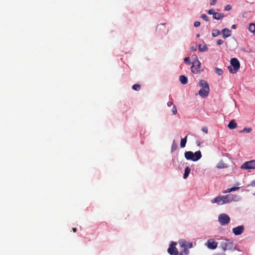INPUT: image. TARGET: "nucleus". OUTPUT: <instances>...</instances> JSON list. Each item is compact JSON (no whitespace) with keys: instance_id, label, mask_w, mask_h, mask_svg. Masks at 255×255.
Instances as JSON below:
<instances>
[{"instance_id":"nucleus-7","label":"nucleus","mask_w":255,"mask_h":255,"mask_svg":"<svg viewBox=\"0 0 255 255\" xmlns=\"http://www.w3.org/2000/svg\"><path fill=\"white\" fill-rule=\"evenodd\" d=\"M241 169H255V160H252L244 162L241 166Z\"/></svg>"},{"instance_id":"nucleus-4","label":"nucleus","mask_w":255,"mask_h":255,"mask_svg":"<svg viewBox=\"0 0 255 255\" xmlns=\"http://www.w3.org/2000/svg\"><path fill=\"white\" fill-rule=\"evenodd\" d=\"M230 63L231 66H228L229 71L231 73H236L240 69V64L239 60L236 58H233L231 59Z\"/></svg>"},{"instance_id":"nucleus-38","label":"nucleus","mask_w":255,"mask_h":255,"mask_svg":"<svg viewBox=\"0 0 255 255\" xmlns=\"http://www.w3.org/2000/svg\"><path fill=\"white\" fill-rule=\"evenodd\" d=\"M216 1H217L216 0H211V1H210V4L211 5H214L216 3Z\"/></svg>"},{"instance_id":"nucleus-12","label":"nucleus","mask_w":255,"mask_h":255,"mask_svg":"<svg viewBox=\"0 0 255 255\" xmlns=\"http://www.w3.org/2000/svg\"><path fill=\"white\" fill-rule=\"evenodd\" d=\"M209 91L210 89L207 88V87L206 88H202L199 91V94L200 96L202 97H206L208 96Z\"/></svg>"},{"instance_id":"nucleus-28","label":"nucleus","mask_w":255,"mask_h":255,"mask_svg":"<svg viewBox=\"0 0 255 255\" xmlns=\"http://www.w3.org/2000/svg\"><path fill=\"white\" fill-rule=\"evenodd\" d=\"M252 130V128H244L242 132H245L247 133L250 132Z\"/></svg>"},{"instance_id":"nucleus-5","label":"nucleus","mask_w":255,"mask_h":255,"mask_svg":"<svg viewBox=\"0 0 255 255\" xmlns=\"http://www.w3.org/2000/svg\"><path fill=\"white\" fill-rule=\"evenodd\" d=\"M230 217L226 214H221L218 217V221L222 226L228 225L230 222Z\"/></svg>"},{"instance_id":"nucleus-11","label":"nucleus","mask_w":255,"mask_h":255,"mask_svg":"<svg viewBox=\"0 0 255 255\" xmlns=\"http://www.w3.org/2000/svg\"><path fill=\"white\" fill-rule=\"evenodd\" d=\"M245 229L244 225H241L233 229V233L236 236L241 235Z\"/></svg>"},{"instance_id":"nucleus-1","label":"nucleus","mask_w":255,"mask_h":255,"mask_svg":"<svg viewBox=\"0 0 255 255\" xmlns=\"http://www.w3.org/2000/svg\"><path fill=\"white\" fill-rule=\"evenodd\" d=\"M178 243L181 248L183 249L180 253H178V255H188L189 254V249L193 247V244L191 242H188L184 239H180L178 241Z\"/></svg>"},{"instance_id":"nucleus-43","label":"nucleus","mask_w":255,"mask_h":255,"mask_svg":"<svg viewBox=\"0 0 255 255\" xmlns=\"http://www.w3.org/2000/svg\"><path fill=\"white\" fill-rule=\"evenodd\" d=\"M72 230H73V231L74 232H76V231H77V229H76V228H72Z\"/></svg>"},{"instance_id":"nucleus-2","label":"nucleus","mask_w":255,"mask_h":255,"mask_svg":"<svg viewBox=\"0 0 255 255\" xmlns=\"http://www.w3.org/2000/svg\"><path fill=\"white\" fill-rule=\"evenodd\" d=\"M221 247L222 250L225 252L227 250L234 251L237 250L239 251L234 243L231 241L230 240H225L221 242Z\"/></svg>"},{"instance_id":"nucleus-36","label":"nucleus","mask_w":255,"mask_h":255,"mask_svg":"<svg viewBox=\"0 0 255 255\" xmlns=\"http://www.w3.org/2000/svg\"><path fill=\"white\" fill-rule=\"evenodd\" d=\"M200 22L199 21H195L194 23V25L195 27H198L200 26Z\"/></svg>"},{"instance_id":"nucleus-15","label":"nucleus","mask_w":255,"mask_h":255,"mask_svg":"<svg viewBox=\"0 0 255 255\" xmlns=\"http://www.w3.org/2000/svg\"><path fill=\"white\" fill-rule=\"evenodd\" d=\"M228 127L230 129H234L237 128V124L233 120L230 122Z\"/></svg>"},{"instance_id":"nucleus-17","label":"nucleus","mask_w":255,"mask_h":255,"mask_svg":"<svg viewBox=\"0 0 255 255\" xmlns=\"http://www.w3.org/2000/svg\"><path fill=\"white\" fill-rule=\"evenodd\" d=\"M179 81L182 84L184 85L187 84L188 80L185 76L181 75L179 76Z\"/></svg>"},{"instance_id":"nucleus-25","label":"nucleus","mask_w":255,"mask_h":255,"mask_svg":"<svg viewBox=\"0 0 255 255\" xmlns=\"http://www.w3.org/2000/svg\"><path fill=\"white\" fill-rule=\"evenodd\" d=\"M132 89L135 91H139L140 89V86L138 84H134L132 86Z\"/></svg>"},{"instance_id":"nucleus-26","label":"nucleus","mask_w":255,"mask_h":255,"mask_svg":"<svg viewBox=\"0 0 255 255\" xmlns=\"http://www.w3.org/2000/svg\"><path fill=\"white\" fill-rule=\"evenodd\" d=\"M215 72L220 76L222 75L223 73V70L221 69L218 68H215Z\"/></svg>"},{"instance_id":"nucleus-20","label":"nucleus","mask_w":255,"mask_h":255,"mask_svg":"<svg viewBox=\"0 0 255 255\" xmlns=\"http://www.w3.org/2000/svg\"><path fill=\"white\" fill-rule=\"evenodd\" d=\"M239 189V187H235L230 188H228L226 190L223 192L224 193H229L233 191H235Z\"/></svg>"},{"instance_id":"nucleus-34","label":"nucleus","mask_w":255,"mask_h":255,"mask_svg":"<svg viewBox=\"0 0 255 255\" xmlns=\"http://www.w3.org/2000/svg\"><path fill=\"white\" fill-rule=\"evenodd\" d=\"M222 33L223 34V37L224 38L229 37L231 35L230 33Z\"/></svg>"},{"instance_id":"nucleus-21","label":"nucleus","mask_w":255,"mask_h":255,"mask_svg":"<svg viewBox=\"0 0 255 255\" xmlns=\"http://www.w3.org/2000/svg\"><path fill=\"white\" fill-rule=\"evenodd\" d=\"M187 136H186L184 138L181 139L180 141L181 147L183 148L185 146L187 142Z\"/></svg>"},{"instance_id":"nucleus-30","label":"nucleus","mask_w":255,"mask_h":255,"mask_svg":"<svg viewBox=\"0 0 255 255\" xmlns=\"http://www.w3.org/2000/svg\"><path fill=\"white\" fill-rule=\"evenodd\" d=\"M172 112L174 115H176L177 114V111L176 107L175 105L173 106Z\"/></svg>"},{"instance_id":"nucleus-8","label":"nucleus","mask_w":255,"mask_h":255,"mask_svg":"<svg viewBox=\"0 0 255 255\" xmlns=\"http://www.w3.org/2000/svg\"><path fill=\"white\" fill-rule=\"evenodd\" d=\"M191 71L195 73L198 74L201 71V63L197 60L193 63V65L191 67Z\"/></svg>"},{"instance_id":"nucleus-44","label":"nucleus","mask_w":255,"mask_h":255,"mask_svg":"<svg viewBox=\"0 0 255 255\" xmlns=\"http://www.w3.org/2000/svg\"><path fill=\"white\" fill-rule=\"evenodd\" d=\"M215 32H220V31H219V30H216L215 31Z\"/></svg>"},{"instance_id":"nucleus-19","label":"nucleus","mask_w":255,"mask_h":255,"mask_svg":"<svg viewBox=\"0 0 255 255\" xmlns=\"http://www.w3.org/2000/svg\"><path fill=\"white\" fill-rule=\"evenodd\" d=\"M190 168L188 166H187L185 169V171H184V175H183V178L184 179H186L187 178V177L188 176L190 172Z\"/></svg>"},{"instance_id":"nucleus-41","label":"nucleus","mask_w":255,"mask_h":255,"mask_svg":"<svg viewBox=\"0 0 255 255\" xmlns=\"http://www.w3.org/2000/svg\"><path fill=\"white\" fill-rule=\"evenodd\" d=\"M172 105L173 106V102H171V101H169L167 103V106L168 107H170Z\"/></svg>"},{"instance_id":"nucleus-22","label":"nucleus","mask_w":255,"mask_h":255,"mask_svg":"<svg viewBox=\"0 0 255 255\" xmlns=\"http://www.w3.org/2000/svg\"><path fill=\"white\" fill-rule=\"evenodd\" d=\"M177 148V144L176 143V142H175V140H173V142H172V146H171V151L172 152H173L175 150H176Z\"/></svg>"},{"instance_id":"nucleus-3","label":"nucleus","mask_w":255,"mask_h":255,"mask_svg":"<svg viewBox=\"0 0 255 255\" xmlns=\"http://www.w3.org/2000/svg\"><path fill=\"white\" fill-rule=\"evenodd\" d=\"M201 157V152L199 150L195 152V153H193V152L190 151L185 152V157L187 160L196 161L200 159Z\"/></svg>"},{"instance_id":"nucleus-27","label":"nucleus","mask_w":255,"mask_h":255,"mask_svg":"<svg viewBox=\"0 0 255 255\" xmlns=\"http://www.w3.org/2000/svg\"><path fill=\"white\" fill-rule=\"evenodd\" d=\"M184 62L187 64H188L189 65L190 64V57H185L184 59Z\"/></svg>"},{"instance_id":"nucleus-9","label":"nucleus","mask_w":255,"mask_h":255,"mask_svg":"<svg viewBox=\"0 0 255 255\" xmlns=\"http://www.w3.org/2000/svg\"><path fill=\"white\" fill-rule=\"evenodd\" d=\"M177 243L176 242H171L169 248L167 250L168 253L170 255H178V251L177 249L175 247Z\"/></svg>"},{"instance_id":"nucleus-18","label":"nucleus","mask_w":255,"mask_h":255,"mask_svg":"<svg viewBox=\"0 0 255 255\" xmlns=\"http://www.w3.org/2000/svg\"><path fill=\"white\" fill-rule=\"evenodd\" d=\"M227 165L223 161H220L217 165V167L219 169L226 168Z\"/></svg>"},{"instance_id":"nucleus-14","label":"nucleus","mask_w":255,"mask_h":255,"mask_svg":"<svg viewBox=\"0 0 255 255\" xmlns=\"http://www.w3.org/2000/svg\"><path fill=\"white\" fill-rule=\"evenodd\" d=\"M213 17L215 19L220 20L224 17V14L216 12L215 13H214Z\"/></svg>"},{"instance_id":"nucleus-29","label":"nucleus","mask_w":255,"mask_h":255,"mask_svg":"<svg viewBox=\"0 0 255 255\" xmlns=\"http://www.w3.org/2000/svg\"><path fill=\"white\" fill-rule=\"evenodd\" d=\"M201 18L204 19L205 21H208V16H207L206 14H202L201 16Z\"/></svg>"},{"instance_id":"nucleus-32","label":"nucleus","mask_w":255,"mask_h":255,"mask_svg":"<svg viewBox=\"0 0 255 255\" xmlns=\"http://www.w3.org/2000/svg\"><path fill=\"white\" fill-rule=\"evenodd\" d=\"M216 12L213 9H211L208 11V13L209 14H212L213 16L214 15V13H215Z\"/></svg>"},{"instance_id":"nucleus-13","label":"nucleus","mask_w":255,"mask_h":255,"mask_svg":"<svg viewBox=\"0 0 255 255\" xmlns=\"http://www.w3.org/2000/svg\"><path fill=\"white\" fill-rule=\"evenodd\" d=\"M211 202L212 203H216L218 205H223L224 204V202H223V196H218L215 198L213 199Z\"/></svg>"},{"instance_id":"nucleus-35","label":"nucleus","mask_w":255,"mask_h":255,"mask_svg":"<svg viewBox=\"0 0 255 255\" xmlns=\"http://www.w3.org/2000/svg\"><path fill=\"white\" fill-rule=\"evenodd\" d=\"M217 44L220 45L223 43V41L222 39H219L217 41Z\"/></svg>"},{"instance_id":"nucleus-23","label":"nucleus","mask_w":255,"mask_h":255,"mask_svg":"<svg viewBox=\"0 0 255 255\" xmlns=\"http://www.w3.org/2000/svg\"><path fill=\"white\" fill-rule=\"evenodd\" d=\"M249 30L250 32H255V23H252L250 24Z\"/></svg>"},{"instance_id":"nucleus-16","label":"nucleus","mask_w":255,"mask_h":255,"mask_svg":"<svg viewBox=\"0 0 255 255\" xmlns=\"http://www.w3.org/2000/svg\"><path fill=\"white\" fill-rule=\"evenodd\" d=\"M199 85L200 87H202V88H206V87L207 88H209V86L208 83L204 80H201L200 81Z\"/></svg>"},{"instance_id":"nucleus-10","label":"nucleus","mask_w":255,"mask_h":255,"mask_svg":"<svg viewBox=\"0 0 255 255\" xmlns=\"http://www.w3.org/2000/svg\"><path fill=\"white\" fill-rule=\"evenodd\" d=\"M205 245L209 249L214 250L217 248L218 243L215 242L214 239H209Z\"/></svg>"},{"instance_id":"nucleus-33","label":"nucleus","mask_w":255,"mask_h":255,"mask_svg":"<svg viewBox=\"0 0 255 255\" xmlns=\"http://www.w3.org/2000/svg\"><path fill=\"white\" fill-rule=\"evenodd\" d=\"M202 131L205 133H207L208 131V128L206 127H204L202 128Z\"/></svg>"},{"instance_id":"nucleus-46","label":"nucleus","mask_w":255,"mask_h":255,"mask_svg":"<svg viewBox=\"0 0 255 255\" xmlns=\"http://www.w3.org/2000/svg\"><path fill=\"white\" fill-rule=\"evenodd\" d=\"M254 195L255 196V192L254 193Z\"/></svg>"},{"instance_id":"nucleus-31","label":"nucleus","mask_w":255,"mask_h":255,"mask_svg":"<svg viewBox=\"0 0 255 255\" xmlns=\"http://www.w3.org/2000/svg\"><path fill=\"white\" fill-rule=\"evenodd\" d=\"M231 8H232V6L229 4L226 5L225 7V10L226 11H229V10H231Z\"/></svg>"},{"instance_id":"nucleus-39","label":"nucleus","mask_w":255,"mask_h":255,"mask_svg":"<svg viewBox=\"0 0 255 255\" xmlns=\"http://www.w3.org/2000/svg\"><path fill=\"white\" fill-rule=\"evenodd\" d=\"M221 32H231V31L228 28H224L222 29Z\"/></svg>"},{"instance_id":"nucleus-40","label":"nucleus","mask_w":255,"mask_h":255,"mask_svg":"<svg viewBox=\"0 0 255 255\" xmlns=\"http://www.w3.org/2000/svg\"><path fill=\"white\" fill-rule=\"evenodd\" d=\"M212 33V36L213 37H216L219 34H221V33Z\"/></svg>"},{"instance_id":"nucleus-45","label":"nucleus","mask_w":255,"mask_h":255,"mask_svg":"<svg viewBox=\"0 0 255 255\" xmlns=\"http://www.w3.org/2000/svg\"><path fill=\"white\" fill-rule=\"evenodd\" d=\"M196 36H197V37H198L200 36V35L199 34H197Z\"/></svg>"},{"instance_id":"nucleus-24","label":"nucleus","mask_w":255,"mask_h":255,"mask_svg":"<svg viewBox=\"0 0 255 255\" xmlns=\"http://www.w3.org/2000/svg\"><path fill=\"white\" fill-rule=\"evenodd\" d=\"M199 50L201 52L206 51L207 50V48L206 45L202 46L201 44L199 45Z\"/></svg>"},{"instance_id":"nucleus-42","label":"nucleus","mask_w":255,"mask_h":255,"mask_svg":"<svg viewBox=\"0 0 255 255\" xmlns=\"http://www.w3.org/2000/svg\"><path fill=\"white\" fill-rule=\"evenodd\" d=\"M236 27H237V26H236V24H233V25L232 26V28L233 29H236Z\"/></svg>"},{"instance_id":"nucleus-6","label":"nucleus","mask_w":255,"mask_h":255,"mask_svg":"<svg viewBox=\"0 0 255 255\" xmlns=\"http://www.w3.org/2000/svg\"><path fill=\"white\" fill-rule=\"evenodd\" d=\"M223 202L224 204L229 203L232 201H238L239 200V196L236 195L228 194L226 196H223Z\"/></svg>"},{"instance_id":"nucleus-37","label":"nucleus","mask_w":255,"mask_h":255,"mask_svg":"<svg viewBox=\"0 0 255 255\" xmlns=\"http://www.w3.org/2000/svg\"><path fill=\"white\" fill-rule=\"evenodd\" d=\"M197 49V47L196 46H192L190 47L191 51H196Z\"/></svg>"}]
</instances>
